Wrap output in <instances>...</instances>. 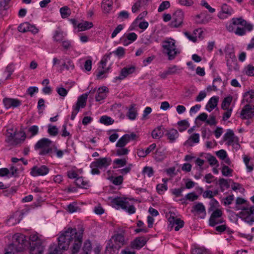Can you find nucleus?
<instances>
[{
	"mask_svg": "<svg viewBox=\"0 0 254 254\" xmlns=\"http://www.w3.org/2000/svg\"><path fill=\"white\" fill-rule=\"evenodd\" d=\"M78 235L76 228L69 227L64 231L61 232L58 239V244L60 249L63 250H67L71 242L74 241Z\"/></svg>",
	"mask_w": 254,
	"mask_h": 254,
	"instance_id": "nucleus-1",
	"label": "nucleus"
},
{
	"mask_svg": "<svg viewBox=\"0 0 254 254\" xmlns=\"http://www.w3.org/2000/svg\"><path fill=\"white\" fill-rule=\"evenodd\" d=\"M125 244L124 235L121 234H115L108 241L106 246L105 254H116L117 252Z\"/></svg>",
	"mask_w": 254,
	"mask_h": 254,
	"instance_id": "nucleus-2",
	"label": "nucleus"
},
{
	"mask_svg": "<svg viewBox=\"0 0 254 254\" xmlns=\"http://www.w3.org/2000/svg\"><path fill=\"white\" fill-rule=\"evenodd\" d=\"M232 23L234 25H240L243 27H237L235 33L239 36H242L246 34V31H251L253 29V25L248 23L246 20L243 18H233L232 19Z\"/></svg>",
	"mask_w": 254,
	"mask_h": 254,
	"instance_id": "nucleus-3",
	"label": "nucleus"
},
{
	"mask_svg": "<svg viewBox=\"0 0 254 254\" xmlns=\"http://www.w3.org/2000/svg\"><path fill=\"white\" fill-rule=\"evenodd\" d=\"M25 236L20 233L14 234L12 238V243L9 245V249H14L16 252L22 251L26 245Z\"/></svg>",
	"mask_w": 254,
	"mask_h": 254,
	"instance_id": "nucleus-4",
	"label": "nucleus"
},
{
	"mask_svg": "<svg viewBox=\"0 0 254 254\" xmlns=\"http://www.w3.org/2000/svg\"><path fill=\"white\" fill-rule=\"evenodd\" d=\"M162 47L164 49L163 53L167 55L169 60H172L175 59L178 53L175 41L172 39L163 41Z\"/></svg>",
	"mask_w": 254,
	"mask_h": 254,
	"instance_id": "nucleus-5",
	"label": "nucleus"
},
{
	"mask_svg": "<svg viewBox=\"0 0 254 254\" xmlns=\"http://www.w3.org/2000/svg\"><path fill=\"white\" fill-rule=\"evenodd\" d=\"M111 202L113 204L116 205L119 207L126 210L129 214H133L135 211V208L133 205H130L127 198L116 197L113 198Z\"/></svg>",
	"mask_w": 254,
	"mask_h": 254,
	"instance_id": "nucleus-6",
	"label": "nucleus"
},
{
	"mask_svg": "<svg viewBox=\"0 0 254 254\" xmlns=\"http://www.w3.org/2000/svg\"><path fill=\"white\" fill-rule=\"evenodd\" d=\"M52 141L51 140L47 138H43L37 142L35 147L36 149H42L39 154L44 155L52 151V148L50 147Z\"/></svg>",
	"mask_w": 254,
	"mask_h": 254,
	"instance_id": "nucleus-7",
	"label": "nucleus"
},
{
	"mask_svg": "<svg viewBox=\"0 0 254 254\" xmlns=\"http://www.w3.org/2000/svg\"><path fill=\"white\" fill-rule=\"evenodd\" d=\"M170 217L168 218L169 225H170L171 229L176 225L175 230L177 231L184 226V222L180 218H177L175 217V213L170 212Z\"/></svg>",
	"mask_w": 254,
	"mask_h": 254,
	"instance_id": "nucleus-8",
	"label": "nucleus"
},
{
	"mask_svg": "<svg viewBox=\"0 0 254 254\" xmlns=\"http://www.w3.org/2000/svg\"><path fill=\"white\" fill-rule=\"evenodd\" d=\"M184 19V13L181 10L176 11L173 15V20L170 24V26L173 28H177L182 25Z\"/></svg>",
	"mask_w": 254,
	"mask_h": 254,
	"instance_id": "nucleus-9",
	"label": "nucleus"
},
{
	"mask_svg": "<svg viewBox=\"0 0 254 254\" xmlns=\"http://www.w3.org/2000/svg\"><path fill=\"white\" fill-rule=\"evenodd\" d=\"M49 172V168L45 165H42L40 167L34 166L31 169L30 174L33 177L45 176L47 175Z\"/></svg>",
	"mask_w": 254,
	"mask_h": 254,
	"instance_id": "nucleus-10",
	"label": "nucleus"
},
{
	"mask_svg": "<svg viewBox=\"0 0 254 254\" xmlns=\"http://www.w3.org/2000/svg\"><path fill=\"white\" fill-rule=\"evenodd\" d=\"M242 119H251L254 117V106L250 104L246 105L241 112Z\"/></svg>",
	"mask_w": 254,
	"mask_h": 254,
	"instance_id": "nucleus-11",
	"label": "nucleus"
},
{
	"mask_svg": "<svg viewBox=\"0 0 254 254\" xmlns=\"http://www.w3.org/2000/svg\"><path fill=\"white\" fill-rule=\"evenodd\" d=\"M222 211L219 209H216L211 214L209 220V225L211 226H214L219 223H222L223 221L221 219H218L221 217Z\"/></svg>",
	"mask_w": 254,
	"mask_h": 254,
	"instance_id": "nucleus-12",
	"label": "nucleus"
},
{
	"mask_svg": "<svg viewBox=\"0 0 254 254\" xmlns=\"http://www.w3.org/2000/svg\"><path fill=\"white\" fill-rule=\"evenodd\" d=\"M30 254H42L44 251V246L41 240L33 243H29Z\"/></svg>",
	"mask_w": 254,
	"mask_h": 254,
	"instance_id": "nucleus-13",
	"label": "nucleus"
},
{
	"mask_svg": "<svg viewBox=\"0 0 254 254\" xmlns=\"http://www.w3.org/2000/svg\"><path fill=\"white\" fill-rule=\"evenodd\" d=\"M111 159L110 158H101L96 160L92 163V167H97L99 169L106 168L111 164Z\"/></svg>",
	"mask_w": 254,
	"mask_h": 254,
	"instance_id": "nucleus-14",
	"label": "nucleus"
},
{
	"mask_svg": "<svg viewBox=\"0 0 254 254\" xmlns=\"http://www.w3.org/2000/svg\"><path fill=\"white\" fill-rule=\"evenodd\" d=\"M227 65L230 70L235 69L237 64V61L235 54L233 52L229 53L226 55Z\"/></svg>",
	"mask_w": 254,
	"mask_h": 254,
	"instance_id": "nucleus-15",
	"label": "nucleus"
},
{
	"mask_svg": "<svg viewBox=\"0 0 254 254\" xmlns=\"http://www.w3.org/2000/svg\"><path fill=\"white\" fill-rule=\"evenodd\" d=\"M82 237L83 230L78 233V235L74 240V244L71 248L72 254H76L79 252L82 244Z\"/></svg>",
	"mask_w": 254,
	"mask_h": 254,
	"instance_id": "nucleus-16",
	"label": "nucleus"
},
{
	"mask_svg": "<svg viewBox=\"0 0 254 254\" xmlns=\"http://www.w3.org/2000/svg\"><path fill=\"white\" fill-rule=\"evenodd\" d=\"M147 240L148 239L145 237H137L131 243V247L133 249H139L146 244Z\"/></svg>",
	"mask_w": 254,
	"mask_h": 254,
	"instance_id": "nucleus-17",
	"label": "nucleus"
},
{
	"mask_svg": "<svg viewBox=\"0 0 254 254\" xmlns=\"http://www.w3.org/2000/svg\"><path fill=\"white\" fill-rule=\"evenodd\" d=\"M3 102L6 109H9L11 107L16 108L21 105V101L20 100L13 98H5L3 100Z\"/></svg>",
	"mask_w": 254,
	"mask_h": 254,
	"instance_id": "nucleus-18",
	"label": "nucleus"
},
{
	"mask_svg": "<svg viewBox=\"0 0 254 254\" xmlns=\"http://www.w3.org/2000/svg\"><path fill=\"white\" fill-rule=\"evenodd\" d=\"M224 140L225 141H228L227 144L228 145H232L234 142L238 141V137L235 136L233 131L231 129H228L227 132L225 134Z\"/></svg>",
	"mask_w": 254,
	"mask_h": 254,
	"instance_id": "nucleus-19",
	"label": "nucleus"
},
{
	"mask_svg": "<svg viewBox=\"0 0 254 254\" xmlns=\"http://www.w3.org/2000/svg\"><path fill=\"white\" fill-rule=\"evenodd\" d=\"M88 96V93H86L85 94H82L81 96H80L78 98L77 101V103H76L75 106H73V107L78 110L79 111L80 108H84L86 105V102H87Z\"/></svg>",
	"mask_w": 254,
	"mask_h": 254,
	"instance_id": "nucleus-20",
	"label": "nucleus"
},
{
	"mask_svg": "<svg viewBox=\"0 0 254 254\" xmlns=\"http://www.w3.org/2000/svg\"><path fill=\"white\" fill-rule=\"evenodd\" d=\"M135 71V66H131L129 67H124L121 71V73L120 76L116 77V80H123L126 77H127V75H128L132 73Z\"/></svg>",
	"mask_w": 254,
	"mask_h": 254,
	"instance_id": "nucleus-21",
	"label": "nucleus"
},
{
	"mask_svg": "<svg viewBox=\"0 0 254 254\" xmlns=\"http://www.w3.org/2000/svg\"><path fill=\"white\" fill-rule=\"evenodd\" d=\"M219 100V97L217 96H213L211 97L209 100L206 106V109L209 112L214 109L217 105Z\"/></svg>",
	"mask_w": 254,
	"mask_h": 254,
	"instance_id": "nucleus-22",
	"label": "nucleus"
},
{
	"mask_svg": "<svg viewBox=\"0 0 254 254\" xmlns=\"http://www.w3.org/2000/svg\"><path fill=\"white\" fill-rule=\"evenodd\" d=\"M108 92V88L106 87L99 88L97 91V95L95 97L96 100L100 101L104 99L107 97Z\"/></svg>",
	"mask_w": 254,
	"mask_h": 254,
	"instance_id": "nucleus-23",
	"label": "nucleus"
},
{
	"mask_svg": "<svg viewBox=\"0 0 254 254\" xmlns=\"http://www.w3.org/2000/svg\"><path fill=\"white\" fill-rule=\"evenodd\" d=\"M65 251L60 249L59 244L57 245L55 244H53L50 245L48 249V254H63V252Z\"/></svg>",
	"mask_w": 254,
	"mask_h": 254,
	"instance_id": "nucleus-24",
	"label": "nucleus"
},
{
	"mask_svg": "<svg viewBox=\"0 0 254 254\" xmlns=\"http://www.w3.org/2000/svg\"><path fill=\"white\" fill-rule=\"evenodd\" d=\"M113 2L112 0H103L102 7L105 13H109L112 8Z\"/></svg>",
	"mask_w": 254,
	"mask_h": 254,
	"instance_id": "nucleus-25",
	"label": "nucleus"
},
{
	"mask_svg": "<svg viewBox=\"0 0 254 254\" xmlns=\"http://www.w3.org/2000/svg\"><path fill=\"white\" fill-rule=\"evenodd\" d=\"M166 135L171 142H173L178 137L179 133L176 129H172L166 133Z\"/></svg>",
	"mask_w": 254,
	"mask_h": 254,
	"instance_id": "nucleus-26",
	"label": "nucleus"
},
{
	"mask_svg": "<svg viewBox=\"0 0 254 254\" xmlns=\"http://www.w3.org/2000/svg\"><path fill=\"white\" fill-rule=\"evenodd\" d=\"M93 26V23L91 22L85 21L83 23L78 24L77 27L80 29V31H84L89 29Z\"/></svg>",
	"mask_w": 254,
	"mask_h": 254,
	"instance_id": "nucleus-27",
	"label": "nucleus"
},
{
	"mask_svg": "<svg viewBox=\"0 0 254 254\" xmlns=\"http://www.w3.org/2000/svg\"><path fill=\"white\" fill-rule=\"evenodd\" d=\"M22 218V214L19 213H15L11 217L9 218L8 221H11L12 224L19 223Z\"/></svg>",
	"mask_w": 254,
	"mask_h": 254,
	"instance_id": "nucleus-28",
	"label": "nucleus"
},
{
	"mask_svg": "<svg viewBox=\"0 0 254 254\" xmlns=\"http://www.w3.org/2000/svg\"><path fill=\"white\" fill-rule=\"evenodd\" d=\"M177 124L179 126L178 129L180 132L186 130L190 126L189 122L185 120L178 122Z\"/></svg>",
	"mask_w": 254,
	"mask_h": 254,
	"instance_id": "nucleus-29",
	"label": "nucleus"
},
{
	"mask_svg": "<svg viewBox=\"0 0 254 254\" xmlns=\"http://www.w3.org/2000/svg\"><path fill=\"white\" fill-rule=\"evenodd\" d=\"M192 208L193 210H191L192 212L194 210L198 213H203L204 215L206 214L205 207L202 203H198L194 205Z\"/></svg>",
	"mask_w": 254,
	"mask_h": 254,
	"instance_id": "nucleus-30",
	"label": "nucleus"
},
{
	"mask_svg": "<svg viewBox=\"0 0 254 254\" xmlns=\"http://www.w3.org/2000/svg\"><path fill=\"white\" fill-rule=\"evenodd\" d=\"M60 13L62 17L65 18L69 16L71 14V10L67 6H64L60 8Z\"/></svg>",
	"mask_w": 254,
	"mask_h": 254,
	"instance_id": "nucleus-31",
	"label": "nucleus"
},
{
	"mask_svg": "<svg viewBox=\"0 0 254 254\" xmlns=\"http://www.w3.org/2000/svg\"><path fill=\"white\" fill-rule=\"evenodd\" d=\"M163 134V132L162 130H161V127H158L154 129L151 133L152 137L154 139H157L160 138L162 136Z\"/></svg>",
	"mask_w": 254,
	"mask_h": 254,
	"instance_id": "nucleus-32",
	"label": "nucleus"
},
{
	"mask_svg": "<svg viewBox=\"0 0 254 254\" xmlns=\"http://www.w3.org/2000/svg\"><path fill=\"white\" fill-rule=\"evenodd\" d=\"M135 105L132 104L130 106V108L129 109L127 117L129 119L134 120L136 118V110L134 108Z\"/></svg>",
	"mask_w": 254,
	"mask_h": 254,
	"instance_id": "nucleus-33",
	"label": "nucleus"
},
{
	"mask_svg": "<svg viewBox=\"0 0 254 254\" xmlns=\"http://www.w3.org/2000/svg\"><path fill=\"white\" fill-rule=\"evenodd\" d=\"M232 101V97L230 96H228L224 98L223 100L222 105H221V108L223 110H227L228 109V108L230 105L231 102Z\"/></svg>",
	"mask_w": 254,
	"mask_h": 254,
	"instance_id": "nucleus-34",
	"label": "nucleus"
},
{
	"mask_svg": "<svg viewBox=\"0 0 254 254\" xmlns=\"http://www.w3.org/2000/svg\"><path fill=\"white\" fill-rule=\"evenodd\" d=\"M100 122L104 125H110L113 124L114 120L110 117L103 116L101 117Z\"/></svg>",
	"mask_w": 254,
	"mask_h": 254,
	"instance_id": "nucleus-35",
	"label": "nucleus"
},
{
	"mask_svg": "<svg viewBox=\"0 0 254 254\" xmlns=\"http://www.w3.org/2000/svg\"><path fill=\"white\" fill-rule=\"evenodd\" d=\"M30 26V23L28 22H24L20 24L18 27V30L20 32H26L28 31V29Z\"/></svg>",
	"mask_w": 254,
	"mask_h": 254,
	"instance_id": "nucleus-36",
	"label": "nucleus"
},
{
	"mask_svg": "<svg viewBox=\"0 0 254 254\" xmlns=\"http://www.w3.org/2000/svg\"><path fill=\"white\" fill-rule=\"evenodd\" d=\"M91 242L89 240H87L84 243L83 252L81 253H87V254H89V252L91 251Z\"/></svg>",
	"mask_w": 254,
	"mask_h": 254,
	"instance_id": "nucleus-37",
	"label": "nucleus"
},
{
	"mask_svg": "<svg viewBox=\"0 0 254 254\" xmlns=\"http://www.w3.org/2000/svg\"><path fill=\"white\" fill-rule=\"evenodd\" d=\"M48 132L52 136H56L58 133V128L55 126L49 125Z\"/></svg>",
	"mask_w": 254,
	"mask_h": 254,
	"instance_id": "nucleus-38",
	"label": "nucleus"
},
{
	"mask_svg": "<svg viewBox=\"0 0 254 254\" xmlns=\"http://www.w3.org/2000/svg\"><path fill=\"white\" fill-rule=\"evenodd\" d=\"M222 81L221 78L217 77L216 78H215L213 80L212 88L213 90L214 91H217L218 90V87H219L222 84Z\"/></svg>",
	"mask_w": 254,
	"mask_h": 254,
	"instance_id": "nucleus-39",
	"label": "nucleus"
},
{
	"mask_svg": "<svg viewBox=\"0 0 254 254\" xmlns=\"http://www.w3.org/2000/svg\"><path fill=\"white\" fill-rule=\"evenodd\" d=\"M233 170L229 168L228 166L224 165L222 169V173L224 176H232Z\"/></svg>",
	"mask_w": 254,
	"mask_h": 254,
	"instance_id": "nucleus-40",
	"label": "nucleus"
},
{
	"mask_svg": "<svg viewBox=\"0 0 254 254\" xmlns=\"http://www.w3.org/2000/svg\"><path fill=\"white\" fill-rule=\"evenodd\" d=\"M221 12L228 15H231L233 9L226 4H223L221 7Z\"/></svg>",
	"mask_w": 254,
	"mask_h": 254,
	"instance_id": "nucleus-41",
	"label": "nucleus"
},
{
	"mask_svg": "<svg viewBox=\"0 0 254 254\" xmlns=\"http://www.w3.org/2000/svg\"><path fill=\"white\" fill-rule=\"evenodd\" d=\"M244 97L246 98V100L247 102L251 103L254 97V91L251 90L245 93Z\"/></svg>",
	"mask_w": 254,
	"mask_h": 254,
	"instance_id": "nucleus-42",
	"label": "nucleus"
},
{
	"mask_svg": "<svg viewBox=\"0 0 254 254\" xmlns=\"http://www.w3.org/2000/svg\"><path fill=\"white\" fill-rule=\"evenodd\" d=\"M111 180L114 185L118 186L122 184L123 181V177L122 176H119L115 178L112 177Z\"/></svg>",
	"mask_w": 254,
	"mask_h": 254,
	"instance_id": "nucleus-43",
	"label": "nucleus"
},
{
	"mask_svg": "<svg viewBox=\"0 0 254 254\" xmlns=\"http://www.w3.org/2000/svg\"><path fill=\"white\" fill-rule=\"evenodd\" d=\"M63 37L64 36L63 32L59 30L56 31L53 36L54 40L57 42L62 41L63 39Z\"/></svg>",
	"mask_w": 254,
	"mask_h": 254,
	"instance_id": "nucleus-44",
	"label": "nucleus"
},
{
	"mask_svg": "<svg viewBox=\"0 0 254 254\" xmlns=\"http://www.w3.org/2000/svg\"><path fill=\"white\" fill-rule=\"evenodd\" d=\"M170 2L168 1H164L162 2L159 5V8L158 9V12H162L167 9L170 7Z\"/></svg>",
	"mask_w": 254,
	"mask_h": 254,
	"instance_id": "nucleus-45",
	"label": "nucleus"
},
{
	"mask_svg": "<svg viewBox=\"0 0 254 254\" xmlns=\"http://www.w3.org/2000/svg\"><path fill=\"white\" fill-rule=\"evenodd\" d=\"M192 254H207V250L202 248H195L192 250Z\"/></svg>",
	"mask_w": 254,
	"mask_h": 254,
	"instance_id": "nucleus-46",
	"label": "nucleus"
},
{
	"mask_svg": "<svg viewBox=\"0 0 254 254\" xmlns=\"http://www.w3.org/2000/svg\"><path fill=\"white\" fill-rule=\"evenodd\" d=\"M127 142L124 136V135L119 139V140L118 141L116 146L118 147H124L127 144Z\"/></svg>",
	"mask_w": 254,
	"mask_h": 254,
	"instance_id": "nucleus-47",
	"label": "nucleus"
},
{
	"mask_svg": "<svg viewBox=\"0 0 254 254\" xmlns=\"http://www.w3.org/2000/svg\"><path fill=\"white\" fill-rule=\"evenodd\" d=\"M83 182H84V181L82 177L77 178L75 181V183L76 185L80 188H85V187L87 184V183H85V184H83Z\"/></svg>",
	"mask_w": 254,
	"mask_h": 254,
	"instance_id": "nucleus-48",
	"label": "nucleus"
},
{
	"mask_svg": "<svg viewBox=\"0 0 254 254\" xmlns=\"http://www.w3.org/2000/svg\"><path fill=\"white\" fill-rule=\"evenodd\" d=\"M218 182L220 186H223L226 189H228L230 187V185L228 180L224 178H220L219 179Z\"/></svg>",
	"mask_w": 254,
	"mask_h": 254,
	"instance_id": "nucleus-49",
	"label": "nucleus"
},
{
	"mask_svg": "<svg viewBox=\"0 0 254 254\" xmlns=\"http://www.w3.org/2000/svg\"><path fill=\"white\" fill-rule=\"evenodd\" d=\"M141 0H137L135 2L132 7V12L133 13L136 12L141 6Z\"/></svg>",
	"mask_w": 254,
	"mask_h": 254,
	"instance_id": "nucleus-50",
	"label": "nucleus"
},
{
	"mask_svg": "<svg viewBox=\"0 0 254 254\" xmlns=\"http://www.w3.org/2000/svg\"><path fill=\"white\" fill-rule=\"evenodd\" d=\"M185 197L187 199L192 201L198 198V195L195 194L194 192H191L187 194Z\"/></svg>",
	"mask_w": 254,
	"mask_h": 254,
	"instance_id": "nucleus-51",
	"label": "nucleus"
},
{
	"mask_svg": "<svg viewBox=\"0 0 254 254\" xmlns=\"http://www.w3.org/2000/svg\"><path fill=\"white\" fill-rule=\"evenodd\" d=\"M156 189L158 192L160 194L163 193L164 190H167V186L165 184H158L157 185Z\"/></svg>",
	"mask_w": 254,
	"mask_h": 254,
	"instance_id": "nucleus-52",
	"label": "nucleus"
},
{
	"mask_svg": "<svg viewBox=\"0 0 254 254\" xmlns=\"http://www.w3.org/2000/svg\"><path fill=\"white\" fill-rule=\"evenodd\" d=\"M216 155L222 160H224L227 156L226 151L223 149L217 151Z\"/></svg>",
	"mask_w": 254,
	"mask_h": 254,
	"instance_id": "nucleus-53",
	"label": "nucleus"
},
{
	"mask_svg": "<svg viewBox=\"0 0 254 254\" xmlns=\"http://www.w3.org/2000/svg\"><path fill=\"white\" fill-rule=\"evenodd\" d=\"M127 143L131 140H135L137 138V136L136 134L132 132L131 134H126L124 135Z\"/></svg>",
	"mask_w": 254,
	"mask_h": 254,
	"instance_id": "nucleus-54",
	"label": "nucleus"
},
{
	"mask_svg": "<svg viewBox=\"0 0 254 254\" xmlns=\"http://www.w3.org/2000/svg\"><path fill=\"white\" fill-rule=\"evenodd\" d=\"M190 140L193 141L194 143H198L199 141V135L198 133H194L192 134L189 140L187 141V142Z\"/></svg>",
	"mask_w": 254,
	"mask_h": 254,
	"instance_id": "nucleus-55",
	"label": "nucleus"
},
{
	"mask_svg": "<svg viewBox=\"0 0 254 254\" xmlns=\"http://www.w3.org/2000/svg\"><path fill=\"white\" fill-rule=\"evenodd\" d=\"M20 135L21 137H23V138H19L16 136H15V137L13 140V142L12 143L13 144L16 145L21 143L22 141H23L25 139L24 133H20Z\"/></svg>",
	"mask_w": 254,
	"mask_h": 254,
	"instance_id": "nucleus-56",
	"label": "nucleus"
},
{
	"mask_svg": "<svg viewBox=\"0 0 254 254\" xmlns=\"http://www.w3.org/2000/svg\"><path fill=\"white\" fill-rule=\"evenodd\" d=\"M143 172L144 174H146L148 177H151L153 174V169L150 167H145L143 169Z\"/></svg>",
	"mask_w": 254,
	"mask_h": 254,
	"instance_id": "nucleus-57",
	"label": "nucleus"
},
{
	"mask_svg": "<svg viewBox=\"0 0 254 254\" xmlns=\"http://www.w3.org/2000/svg\"><path fill=\"white\" fill-rule=\"evenodd\" d=\"M128 150L127 148L121 147L117 150L116 154L118 156L126 155L128 153Z\"/></svg>",
	"mask_w": 254,
	"mask_h": 254,
	"instance_id": "nucleus-58",
	"label": "nucleus"
},
{
	"mask_svg": "<svg viewBox=\"0 0 254 254\" xmlns=\"http://www.w3.org/2000/svg\"><path fill=\"white\" fill-rule=\"evenodd\" d=\"M180 4L186 6H190L193 3L192 0H179Z\"/></svg>",
	"mask_w": 254,
	"mask_h": 254,
	"instance_id": "nucleus-59",
	"label": "nucleus"
},
{
	"mask_svg": "<svg viewBox=\"0 0 254 254\" xmlns=\"http://www.w3.org/2000/svg\"><path fill=\"white\" fill-rule=\"evenodd\" d=\"M206 123L210 126L216 125L217 122L216 121L215 116L213 115H210L209 119L207 120Z\"/></svg>",
	"mask_w": 254,
	"mask_h": 254,
	"instance_id": "nucleus-60",
	"label": "nucleus"
},
{
	"mask_svg": "<svg viewBox=\"0 0 254 254\" xmlns=\"http://www.w3.org/2000/svg\"><path fill=\"white\" fill-rule=\"evenodd\" d=\"M58 93L62 97H65L67 94V91L64 87H59L57 89Z\"/></svg>",
	"mask_w": 254,
	"mask_h": 254,
	"instance_id": "nucleus-61",
	"label": "nucleus"
},
{
	"mask_svg": "<svg viewBox=\"0 0 254 254\" xmlns=\"http://www.w3.org/2000/svg\"><path fill=\"white\" fill-rule=\"evenodd\" d=\"M246 74L249 76H254V66L248 65L247 67Z\"/></svg>",
	"mask_w": 254,
	"mask_h": 254,
	"instance_id": "nucleus-62",
	"label": "nucleus"
},
{
	"mask_svg": "<svg viewBox=\"0 0 254 254\" xmlns=\"http://www.w3.org/2000/svg\"><path fill=\"white\" fill-rule=\"evenodd\" d=\"M123 29V26L122 24L118 25L112 34V38H114L116 35Z\"/></svg>",
	"mask_w": 254,
	"mask_h": 254,
	"instance_id": "nucleus-63",
	"label": "nucleus"
},
{
	"mask_svg": "<svg viewBox=\"0 0 254 254\" xmlns=\"http://www.w3.org/2000/svg\"><path fill=\"white\" fill-rule=\"evenodd\" d=\"M28 131L31 133L32 136L37 134L38 132V127L36 126H33L29 127Z\"/></svg>",
	"mask_w": 254,
	"mask_h": 254,
	"instance_id": "nucleus-64",
	"label": "nucleus"
}]
</instances>
